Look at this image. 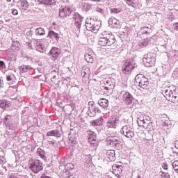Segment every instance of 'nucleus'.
<instances>
[{"label": "nucleus", "mask_w": 178, "mask_h": 178, "mask_svg": "<svg viewBox=\"0 0 178 178\" xmlns=\"http://www.w3.org/2000/svg\"><path fill=\"white\" fill-rule=\"evenodd\" d=\"M116 42L115 35L111 32L103 31L99 35V44L102 47H111Z\"/></svg>", "instance_id": "nucleus-1"}, {"label": "nucleus", "mask_w": 178, "mask_h": 178, "mask_svg": "<svg viewBox=\"0 0 178 178\" xmlns=\"http://www.w3.org/2000/svg\"><path fill=\"white\" fill-rule=\"evenodd\" d=\"M163 95L168 99L174 104L178 102V89L175 88L172 90L171 87H165L162 90Z\"/></svg>", "instance_id": "nucleus-2"}, {"label": "nucleus", "mask_w": 178, "mask_h": 178, "mask_svg": "<svg viewBox=\"0 0 178 178\" xmlns=\"http://www.w3.org/2000/svg\"><path fill=\"white\" fill-rule=\"evenodd\" d=\"M99 27H101V21H94L91 18H87L86 19V28L88 31L98 33Z\"/></svg>", "instance_id": "nucleus-3"}, {"label": "nucleus", "mask_w": 178, "mask_h": 178, "mask_svg": "<svg viewBox=\"0 0 178 178\" xmlns=\"http://www.w3.org/2000/svg\"><path fill=\"white\" fill-rule=\"evenodd\" d=\"M29 169L33 172V173L37 175L44 169V165L41 161L38 159H33L29 161Z\"/></svg>", "instance_id": "nucleus-4"}, {"label": "nucleus", "mask_w": 178, "mask_h": 178, "mask_svg": "<svg viewBox=\"0 0 178 178\" xmlns=\"http://www.w3.org/2000/svg\"><path fill=\"white\" fill-rule=\"evenodd\" d=\"M106 144L114 147L115 149H122V139L118 136H109L106 138Z\"/></svg>", "instance_id": "nucleus-5"}, {"label": "nucleus", "mask_w": 178, "mask_h": 178, "mask_svg": "<svg viewBox=\"0 0 178 178\" xmlns=\"http://www.w3.org/2000/svg\"><path fill=\"white\" fill-rule=\"evenodd\" d=\"M135 81L142 90H148V88H149V81L144 75L138 74L136 76Z\"/></svg>", "instance_id": "nucleus-6"}, {"label": "nucleus", "mask_w": 178, "mask_h": 178, "mask_svg": "<svg viewBox=\"0 0 178 178\" xmlns=\"http://www.w3.org/2000/svg\"><path fill=\"white\" fill-rule=\"evenodd\" d=\"M120 124V117L119 115H112L106 122L108 129H116Z\"/></svg>", "instance_id": "nucleus-7"}, {"label": "nucleus", "mask_w": 178, "mask_h": 178, "mask_svg": "<svg viewBox=\"0 0 178 178\" xmlns=\"http://www.w3.org/2000/svg\"><path fill=\"white\" fill-rule=\"evenodd\" d=\"M120 98L122 101H124L127 105H131L133 102H134V97H133V95L126 90H122L120 92Z\"/></svg>", "instance_id": "nucleus-8"}, {"label": "nucleus", "mask_w": 178, "mask_h": 178, "mask_svg": "<svg viewBox=\"0 0 178 178\" xmlns=\"http://www.w3.org/2000/svg\"><path fill=\"white\" fill-rule=\"evenodd\" d=\"M121 134L127 138H133L134 137V128L130 125L123 126L120 130Z\"/></svg>", "instance_id": "nucleus-9"}, {"label": "nucleus", "mask_w": 178, "mask_h": 178, "mask_svg": "<svg viewBox=\"0 0 178 178\" xmlns=\"http://www.w3.org/2000/svg\"><path fill=\"white\" fill-rule=\"evenodd\" d=\"M134 68H136V60L129 59L124 63L122 67V72L124 74H129V72H131Z\"/></svg>", "instance_id": "nucleus-10"}, {"label": "nucleus", "mask_w": 178, "mask_h": 178, "mask_svg": "<svg viewBox=\"0 0 178 178\" xmlns=\"http://www.w3.org/2000/svg\"><path fill=\"white\" fill-rule=\"evenodd\" d=\"M143 60L146 67H151V66L155 65V61L156 60L155 54L149 53L147 55H145Z\"/></svg>", "instance_id": "nucleus-11"}, {"label": "nucleus", "mask_w": 178, "mask_h": 178, "mask_svg": "<svg viewBox=\"0 0 178 178\" xmlns=\"http://www.w3.org/2000/svg\"><path fill=\"white\" fill-rule=\"evenodd\" d=\"M101 87L104 88L108 92H112L115 88V82L111 79H104L101 83Z\"/></svg>", "instance_id": "nucleus-12"}, {"label": "nucleus", "mask_w": 178, "mask_h": 178, "mask_svg": "<svg viewBox=\"0 0 178 178\" xmlns=\"http://www.w3.org/2000/svg\"><path fill=\"white\" fill-rule=\"evenodd\" d=\"M73 19L74 20V24L76 29H78V30H80V29L81 28V22H83V17H81V15H80L79 13H75L74 14Z\"/></svg>", "instance_id": "nucleus-13"}, {"label": "nucleus", "mask_w": 178, "mask_h": 178, "mask_svg": "<svg viewBox=\"0 0 178 178\" xmlns=\"http://www.w3.org/2000/svg\"><path fill=\"white\" fill-rule=\"evenodd\" d=\"M108 26L111 29H119L120 27V21L112 17L108 19Z\"/></svg>", "instance_id": "nucleus-14"}, {"label": "nucleus", "mask_w": 178, "mask_h": 178, "mask_svg": "<svg viewBox=\"0 0 178 178\" xmlns=\"http://www.w3.org/2000/svg\"><path fill=\"white\" fill-rule=\"evenodd\" d=\"M70 13H72V12L70 11V8L67 7L62 6L59 10V16L61 18L67 17V16H69Z\"/></svg>", "instance_id": "nucleus-15"}, {"label": "nucleus", "mask_w": 178, "mask_h": 178, "mask_svg": "<svg viewBox=\"0 0 178 178\" xmlns=\"http://www.w3.org/2000/svg\"><path fill=\"white\" fill-rule=\"evenodd\" d=\"M106 158L108 161L115 162L116 160V154L115 153V150H108L106 152Z\"/></svg>", "instance_id": "nucleus-16"}, {"label": "nucleus", "mask_w": 178, "mask_h": 178, "mask_svg": "<svg viewBox=\"0 0 178 178\" xmlns=\"http://www.w3.org/2000/svg\"><path fill=\"white\" fill-rule=\"evenodd\" d=\"M49 55L53 58V60H55V59H56L59 55H60V49L57 47H52L49 53Z\"/></svg>", "instance_id": "nucleus-17"}, {"label": "nucleus", "mask_w": 178, "mask_h": 178, "mask_svg": "<svg viewBox=\"0 0 178 178\" xmlns=\"http://www.w3.org/2000/svg\"><path fill=\"white\" fill-rule=\"evenodd\" d=\"M87 113L90 118H94L97 113H101V110L98 107H88Z\"/></svg>", "instance_id": "nucleus-18"}, {"label": "nucleus", "mask_w": 178, "mask_h": 178, "mask_svg": "<svg viewBox=\"0 0 178 178\" xmlns=\"http://www.w3.org/2000/svg\"><path fill=\"white\" fill-rule=\"evenodd\" d=\"M151 31H152L151 25H148L147 26L141 27L140 30L138 32V35H144V34H145L147 37L148 35L149 34V33H151Z\"/></svg>", "instance_id": "nucleus-19"}, {"label": "nucleus", "mask_w": 178, "mask_h": 178, "mask_svg": "<svg viewBox=\"0 0 178 178\" xmlns=\"http://www.w3.org/2000/svg\"><path fill=\"white\" fill-rule=\"evenodd\" d=\"M88 134L89 143H90V144H95V143L97 142V134H95V132L91 130H88Z\"/></svg>", "instance_id": "nucleus-20"}, {"label": "nucleus", "mask_w": 178, "mask_h": 178, "mask_svg": "<svg viewBox=\"0 0 178 178\" xmlns=\"http://www.w3.org/2000/svg\"><path fill=\"white\" fill-rule=\"evenodd\" d=\"M0 108L4 111L6 109H9V108H10V102L6 99L0 100Z\"/></svg>", "instance_id": "nucleus-21"}, {"label": "nucleus", "mask_w": 178, "mask_h": 178, "mask_svg": "<svg viewBox=\"0 0 178 178\" xmlns=\"http://www.w3.org/2000/svg\"><path fill=\"white\" fill-rule=\"evenodd\" d=\"M123 167L122 165H119L118 164L113 165L112 167L113 173L114 175H120L122 173Z\"/></svg>", "instance_id": "nucleus-22"}, {"label": "nucleus", "mask_w": 178, "mask_h": 178, "mask_svg": "<svg viewBox=\"0 0 178 178\" xmlns=\"http://www.w3.org/2000/svg\"><path fill=\"white\" fill-rule=\"evenodd\" d=\"M47 136L48 137L54 136V137L59 138L60 137V136H62V134L60 133V131H59L58 129H56V130L48 131L47 133Z\"/></svg>", "instance_id": "nucleus-23"}, {"label": "nucleus", "mask_w": 178, "mask_h": 178, "mask_svg": "<svg viewBox=\"0 0 178 178\" xmlns=\"http://www.w3.org/2000/svg\"><path fill=\"white\" fill-rule=\"evenodd\" d=\"M98 104L104 109H106L109 106V102L106 99H100L98 101Z\"/></svg>", "instance_id": "nucleus-24"}, {"label": "nucleus", "mask_w": 178, "mask_h": 178, "mask_svg": "<svg viewBox=\"0 0 178 178\" xmlns=\"http://www.w3.org/2000/svg\"><path fill=\"white\" fill-rule=\"evenodd\" d=\"M48 37L53 41H59V35L54 31H49Z\"/></svg>", "instance_id": "nucleus-25"}, {"label": "nucleus", "mask_w": 178, "mask_h": 178, "mask_svg": "<svg viewBox=\"0 0 178 178\" xmlns=\"http://www.w3.org/2000/svg\"><path fill=\"white\" fill-rule=\"evenodd\" d=\"M92 126H102L104 124V117L101 116L99 118L91 122Z\"/></svg>", "instance_id": "nucleus-26"}, {"label": "nucleus", "mask_w": 178, "mask_h": 178, "mask_svg": "<svg viewBox=\"0 0 178 178\" xmlns=\"http://www.w3.org/2000/svg\"><path fill=\"white\" fill-rule=\"evenodd\" d=\"M168 57L172 60H177L178 59V51L177 50H172L169 52Z\"/></svg>", "instance_id": "nucleus-27"}, {"label": "nucleus", "mask_w": 178, "mask_h": 178, "mask_svg": "<svg viewBox=\"0 0 178 178\" xmlns=\"http://www.w3.org/2000/svg\"><path fill=\"white\" fill-rule=\"evenodd\" d=\"M151 44V40L149 38L143 39L138 42L139 47L144 48V47H147V45H149Z\"/></svg>", "instance_id": "nucleus-28"}, {"label": "nucleus", "mask_w": 178, "mask_h": 178, "mask_svg": "<svg viewBox=\"0 0 178 178\" xmlns=\"http://www.w3.org/2000/svg\"><path fill=\"white\" fill-rule=\"evenodd\" d=\"M6 127L8 129V130H17V127L19 126V124L17 122H9L8 124H6Z\"/></svg>", "instance_id": "nucleus-29"}, {"label": "nucleus", "mask_w": 178, "mask_h": 178, "mask_svg": "<svg viewBox=\"0 0 178 178\" xmlns=\"http://www.w3.org/2000/svg\"><path fill=\"white\" fill-rule=\"evenodd\" d=\"M137 123L140 127H144L145 126V118H144V115L140 116L138 118Z\"/></svg>", "instance_id": "nucleus-30"}, {"label": "nucleus", "mask_w": 178, "mask_h": 178, "mask_svg": "<svg viewBox=\"0 0 178 178\" xmlns=\"http://www.w3.org/2000/svg\"><path fill=\"white\" fill-rule=\"evenodd\" d=\"M41 3L43 5H53L55 6L56 5V1L55 0H40Z\"/></svg>", "instance_id": "nucleus-31"}, {"label": "nucleus", "mask_w": 178, "mask_h": 178, "mask_svg": "<svg viewBox=\"0 0 178 178\" xmlns=\"http://www.w3.org/2000/svg\"><path fill=\"white\" fill-rule=\"evenodd\" d=\"M37 154L42 159H47V156H45V151L42 150L40 147L38 148Z\"/></svg>", "instance_id": "nucleus-32"}, {"label": "nucleus", "mask_w": 178, "mask_h": 178, "mask_svg": "<svg viewBox=\"0 0 178 178\" xmlns=\"http://www.w3.org/2000/svg\"><path fill=\"white\" fill-rule=\"evenodd\" d=\"M83 79H88L90 77V69L86 68L81 72Z\"/></svg>", "instance_id": "nucleus-33"}, {"label": "nucleus", "mask_w": 178, "mask_h": 178, "mask_svg": "<svg viewBox=\"0 0 178 178\" xmlns=\"http://www.w3.org/2000/svg\"><path fill=\"white\" fill-rule=\"evenodd\" d=\"M144 129H147V130H149V131H154V130H155L154 122H149L147 125L144 126Z\"/></svg>", "instance_id": "nucleus-34"}, {"label": "nucleus", "mask_w": 178, "mask_h": 178, "mask_svg": "<svg viewBox=\"0 0 178 178\" xmlns=\"http://www.w3.org/2000/svg\"><path fill=\"white\" fill-rule=\"evenodd\" d=\"M31 69V65H22L19 67V70L22 73H27V71L30 70Z\"/></svg>", "instance_id": "nucleus-35"}, {"label": "nucleus", "mask_w": 178, "mask_h": 178, "mask_svg": "<svg viewBox=\"0 0 178 178\" xmlns=\"http://www.w3.org/2000/svg\"><path fill=\"white\" fill-rule=\"evenodd\" d=\"M83 159L85 163H87L88 165L89 163H91V160L92 159V157L91 156V154H83Z\"/></svg>", "instance_id": "nucleus-36"}, {"label": "nucleus", "mask_w": 178, "mask_h": 178, "mask_svg": "<svg viewBox=\"0 0 178 178\" xmlns=\"http://www.w3.org/2000/svg\"><path fill=\"white\" fill-rule=\"evenodd\" d=\"M36 51L38 52H44L45 51V46L42 44V43H38V45L35 46Z\"/></svg>", "instance_id": "nucleus-37"}, {"label": "nucleus", "mask_w": 178, "mask_h": 178, "mask_svg": "<svg viewBox=\"0 0 178 178\" xmlns=\"http://www.w3.org/2000/svg\"><path fill=\"white\" fill-rule=\"evenodd\" d=\"M92 8V5L88 3H84L82 9L83 10H85V12H88V10H90Z\"/></svg>", "instance_id": "nucleus-38"}, {"label": "nucleus", "mask_w": 178, "mask_h": 178, "mask_svg": "<svg viewBox=\"0 0 178 178\" xmlns=\"http://www.w3.org/2000/svg\"><path fill=\"white\" fill-rule=\"evenodd\" d=\"M129 6H132V8H136L137 2L135 0H124Z\"/></svg>", "instance_id": "nucleus-39"}, {"label": "nucleus", "mask_w": 178, "mask_h": 178, "mask_svg": "<svg viewBox=\"0 0 178 178\" xmlns=\"http://www.w3.org/2000/svg\"><path fill=\"white\" fill-rule=\"evenodd\" d=\"M85 60H86V62H88V63H92V62H94V58H92V56L89 54H86L85 55Z\"/></svg>", "instance_id": "nucleus-40"}, {"label": "nucleus", "mask_w": 178, "mask_h": 178, "mask_svg": "<svg viewBox=\"0 0 178 178\" xmlns=\"http://www.w3.org/2000/svg\"><path fill=\"white\" fill-rule=\"evenodd\" d=\"M35 33L37 35H44V34H45V31L42 28H38L35 31Z\"/></svg>", "instance_id": "nucleus-41"}, {"label": "nucleus", "mask_w": 178, "mask_h": 178, "mask_svg": "<svg viewBox=\"0 0 178 178\" xmlns=\"http://www.w3.org/2000/svg\"><path fill=\"white\" fill-rule=\"evenodd\" d=\"M10 120H12V115H7L3 120V122L5 124H8V123H10Z\"/></svg>", "instance_id": "nucleus-42"}, {"label": "nucleus", "mask_w": 178, "mask_h": 178, "mask_svg": "<svg viewBox=\"0 0 178 178\" xmlns=\"http://www.w3.org/2000/svg\"><path fill=\"white\" fill-rule=\"evenodd\" d=\"M20 5L24 8V10L29 7V3L26 0H21L20 1Z\"/></svg>", "instance_id": "nucleus-43"}, {"label": "nucleus", "mask_w": 178, "mask_h": 178, "mask_svg": "<svg viewBox=\"0 0 178 178\" xmlns=\"http://www.w3.org/2000/svg\"><path fill=\"white\" fill-rule=\"evenodd\" d=\"M172 168L174 169V170L178 173V161H175L173 163H172Z\"/></svg>", "instance_id": "nucleus-44"}, {"label": "nucleus", "mask_w": 178, "mask_h": 178, "mask_svg": "<svg viewBox=\"0 0 178 178\" xmlns=\"http://www.w3.org/2000/svg\"><path fill=\"white\" fill-rule=\"evenodd\" d=\"M92 176L96 178H102V174L98 171L93 172Z\"/></svg>", "instance_id": "nucleus-45"}, {"label": "nucleus", "mask_w": 178, "mask_h": 178, "mask_svg": "<svg viewBox=\"0 0 178 178\" xmlns=\"http://www.w3.org/2000/svg\"><path fill=\"white\" fill-rule=\"evenodd\" d=\"M110 11L111 13H114L115 15H116L118 13H120V12H122V10H120V8H111Z\"/></svg>", "instance_id": "nucleus-46"}, {"label": "nucleus", "mask_w": 178, "mask_h": 178, "mask_svg": "<svg viewBox=\"0 0 178 178\" xmlns=\"http://www.w3.org/2000/svg\"><path fill=\"white\" fill-rule=\"evenodd\" d=\"M6 163V159L5 156H0V165H5Z\"/></svg>", "instance_id": "nucleus-47"}, {"label": "nucleus", "mask_w": 178, "mask_h": 178, "mask_svg": "<svg viewBox=\"0 0 178 178\" xmlns=\"http://www.w3.org/2000/svg\"><path fill=\"white\" fill-rule=\"evenodd\" d=\"M67 169H74V165L72 163H68L65 165Z\"/></svg>", "instance_id": "nucleus-48"}, {"label": "nucleus", "mask_w": 178, "mask_h": 178, "mask_svg": "<svg viewBox=\"0 0 178 178\" xmlns=\"http://www.w3.org/2000/svg\"><path fill=\"white\" fill-rule=\"evenodd\" d=\"M161 177H163V178H171L169 173L165 172H161Z\"/></svg>", "instance_id": "nucleus-49"}, {"label": "nucleus", "mask_w": 178, "mask_h": 178, "mask_svg": "<svg viewBox=\"0 0 178 178\" xmlns=\"http://www.w3.org/2000/svg\"><path fill=\"white\" fill-rule=\"evenodd\" d=\"M95 10H96V12H98L99 13H101L102 15H104V9H102V8H99V7H96L95 8Z\"/></svg>", "instance_id": "nucleus-50"}, {"label": "nucleus", "mask_w": 178, "mask_h": 178, "mask_svg": "<svg viewBox=\"0 0 178 178\" xmlns=\"http://www.w3.org/2000/svg\"><path fill=\"white\" fill-rule=\"evenodd\" d=\"M88 106H89V108H97L95 103H94V102L92 101H90L88 102Z\"/></svg>", "instance_id": "nucleus-51"}, {"label": "nucleus", "mask_w": 178, "mask_h": 178, "mask_svg": "<svg viewBox=\"0 0 178 178\" xmlns=\"http://www.w3.org/2000/svg\"><path fill=\"white\" fill-rule=\"evenodd\" d=\"M74 138H70L68 144H70V145H74Z\"/></svg>", "instance_id": "nucleus-52"}, {"label": "nucleus", "mask_w": 178, "mask_h": 178, "mask_svg": "<svg viewBox=\"0 0 178 178\" xmlns=\"http://www.w3.org/2000/svg\"><path fill=\"white\" fill-rule=\"evenodd\" d=\"M143 118H145V120H146V122H148V123H151V122H152V121H151L152 118L149 116L143 115Z\"/></svg>", "instance_id": "nucleus-53"}, {"label": "nucleus", "mask_w": 178, "mask_h": 178, "mask_svg": "<svg viewBox=\"0 0 178 178\" xmlns=\"http://www.w3.org/2000/svg\"><path fill=\"white\" fill-rule=\"evenodd\" d=\"M172 29H173V30L178 31V22L174 23L172 24Z\"/></svg>", "instance_id": "nucleus-54"}, {"label": "nucleus", "mask_w": 178, "mask_h": 178, "mask_svg": "<svg viewBox=\"0 0 178 178\" xmlns=\"http://www.w3.org/2000/svg\"><path fill=\"white\" fill-rule=\"evenodd\" d=\"M18 13H19V12L16 9H14L12 11V14L14 15V16H16L17 15H18Z\"/></svg>", "instance_id": "nucleus-55"}, {"label": "nucleus", "mask_w": 178, "mask_h": 178, "mask_svg": "<svg viewBox=\"0 0 178 178\" xmlns=\"http://www.w3.org/2000/svg\"><path fill=\"white\" fill-rule=\"evenodd\" d=\"M163 169H165V170H168V163H164L162 165Z\"/></svg>", "instance_id": "nucleus-56"}, {"label": "nucleus", "mask_w": 178, "mask_h": 178, "mask_svg": "<svg viewBox=\"0 0 178 178\" xmlns=\"http://www.w3.org/2000/svg\"><path fill=\"white\" fill-rule=\"evenodd\" d=\"M168 19L172 22L175 19V16L173 15V14L170 15Z\"/></svg>", "instance_id": "nucleus-57"}, {"label": "nucleus", "mask_w": 178, "mask_h": 178, "mask_svg": "<svg viewBox=\"0 0 178 178\" xmlns=\"http://www.w3.org/2000/svg\"><path fill=\"white\" fill-rule=\"evenodd\" d=\"M6 80H7V81H12V76H6Z\"/></svg>", "instance_id": "nucleus-58"}, {"label": "nucleus", "mask_w": 178, "mask_h": 178, "mask_svg": "<svg viewBox=\"0 0 178 178\" xmlns=\"http://www.w3.org/2000/svg\"><path fill=\"white\" fill-rule=\"evenodd\" d=\"M0 67H5V63L3 61L0 60Z\"/></svg>", "instance_id": "nucleus-59"}, {"label": "nucleus", "mask_w": 178, "mask_h": 178, "mask_svg": "<svg viewBox=\"0 0 178 178\" xmlns=\"http://www.w3.org/2000/svg\"><path fill=\"white\" fill-rule=\"evenodd\" d=\"M162 6H163L162 2H160V3L159 4V6H157L158 9H161L162 8Z\"/></svg>", "instance_id": "nucleus-60"}, {"label": "nucleus", "mask_w": 178, "mask_h": 178, "mask_svg": "<svg viewBox=\"0 0 178 178\" xmlns=\"http://www.w3.org/2000/svg\"><path fill=\"white\" fill-rule=\"evenodd\" d=\"M1 87H3V81H2V80L0 79V88Z\"/></svg>", "instance_id": "nucleus-61"}, {"label": "nucleus", "mask_w": 178, "mask_h": 178, "mask_svg": "<svg viewBox=\"0 0 178 178\" xmlns=\"http://www.w3.org/2000/svg\"><path fill=\"white\" fill-rule=\"evenodd\" d=\"M28 47H29V48H30L31 49H33V46L31 45V42L28 43Z\"/></svg>", "instance_id": "nucleus-62"}, {"label": "nucleus", "mask_w": 178, "mask_h": 178, "mask_svg": "<svg viewBox=\"0 0 178 178\" xmlns=\"http://www.w3.org/2000/svg\"><path fill=\"white\" fill-rule=\"evenodd\" d=\"M164 124L169 126V120H166L165 122H164Z\"/></svg>", "instance_id": "nucleus-63"}, {"label": "nucleus", "mask_w": 178, "mask_h": 178, "mask_svg": "<svg viewBox=\"0 0 178 178\" xmlns=\"http://www.w3.org/2000/svg\"><path fill=\"white\" fill-rule=\"evenodd\" d=\"M49 144H51V145H54L55 142L54 141H49Z\"/></svg>", "instance_id": "nucleus-64"}]
</instances>
